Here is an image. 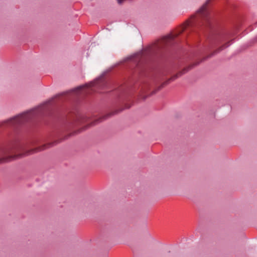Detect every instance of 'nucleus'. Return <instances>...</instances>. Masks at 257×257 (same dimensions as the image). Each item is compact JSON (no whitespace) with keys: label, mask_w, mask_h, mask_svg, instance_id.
<instances>
[{"label":"nucleus","mask_w":257,"mask_h":257,"mask_svg":"<svg viewBox=\"0 0 257 257\" xmlns=\"http://www.w3.org/2000/svg\"><path fill=\"white\" fill-rule=\"evenodd\" d=\"M210 0L200 8L196 14L191 17L186 22L185 26L180 28L176 32H173L164 36L151 48L149 52L165 56L167 54H171L178 45L179 41L176 39L187 29L190 33H194L199 36L200 33H204L205 30L211 28L210 12L208 6Z\"/></svg>","instance_id":"f257e3e1"},{"label":"nucleus","mask_w":257,"mask_h":257,"mask_svg":"<svg viewBox=\"0 0 257 257\" xmlns=\"http://www.w3.org/2000/svg\"><path fill=\"white\" fill-rule=\"evenodd\" d=\"M53 144H54V145H55V144H57V143H56V142H53Z\"/></svg>","instance_id":"f3484780"},{"label":"nucleus","mask_w":257,"mask_h":257,"mask_svg":"<svg viewBox=\"0 0 257 257\" xmlns=\"http://www.w3.org/2000/svg\"><path fill=\"white\" fill-rule=\"evenodd\" d=\"M61 142H62V140L59 141V143H60Z\"/></svg>","instance_id":"aec40b11"},{"label":"nucleus","mask_w":257,"mask_h":257,"mask_svg":"<svg viewBox=\"0 0 257 257\" xmlns=\"http://www.w3.org/2000/svg\"><path fill=\"white\" fill-rule=\"evenodd\" d=\"M232 35V32L228 31L210 35L207 39L203 51H209L216 47L222 42L231 37Z\"/></svg>","instance_id":"20e7f679"},{"label":"nucleus","mask_w":257,"mask_h":257,"mask_svg":"<svg viewBox=\"0 0 257 257\" xmlns=\"http://www.w3.org/2000/svg\"><path fill=\"white\" fill-rule=\"evenodd\" d=\"M231 41H228L224 44L221 46L219 48L215 50L213 53H211L210 54L207 55L206 57H204L202 60H201L199 61H197L191 65H190L189 66L184 68L181 71L178 72L176 74L173 75L172 77H171L170 78L168 79L167 80L163 82L158 88L157 90H155L153 92L152 94L156 93L158 91L161 90L162 88L164 87L165 86L169 84L171 82L175 80L178 77L181 76L184 74L187 73L189 70H191L192 68H193L194 67L199 65L202 61H203L207 59L210 58L213 55L217 54V53L219 52L220 51H222L224 49L228 47L230 44Z\"/></svg>","instance_id":"7ed1b4c3"},{"label":"nucleus","mask_w":257,"mask_h":257,"mask_svg":"<svg viewBox=\"0 0 257 257\" xmlns=\"http://www.w3.org/2000/svg\"><path fill=\"white\" fill-rule=\"evenodd\" d=\"M131 107V105L128 104H125V108H130Z\"/></svg>","instance_id":"f8f14e48"},{"label":"nucleus","mask_w":257,"mask_h":257,"mask_svg":"<svg viewBox=\"0 0 257 257\" xmlns=\"http://www.w3.org/2000/svg\"><path fill=\"white\" fill-rule=\"evenodd\" d=\"M144 56V54L143 52H141L140 53H138L136 54H135L134 56H133L131 59H133L137 63V66H138L139 65V63L142 60L143 57Z\"/></svg>","instance_id":"6e6552de"},{"label":"nucleus","mask_w":257,"mask_h":257,"mask_svg":"<svg viewBox=\"0 0 257 257\" xmlns=\"http://www.w3.org/2000/svg\"><path fill=\"white\" fill-rule=\"evenodd\" d=\"M112 114H108V116H106V117H108L109 116H111Z\"/></svg>","instance_id":"4468645a"},{"label":"nucleus","mask_w":257,"mask_h":257,"mask_svg":"<svg viewBox=\"0 0 257 257\" xmlns=\"http://www.w3.org/2000/svg\"><path fill=\"white\" fill-rule=\"evenodd\" d=\"M42 149L40 150H43L45 149V146H43L42 147Z\"/></svg>","instance_id":"ddd939ff"},{"label":"nucleus","mask_w":257,"mask_h":257,"mask_svg":"<svg viewBox=\"0 0 257 257\" xmlns=\"http://www.w3.org/2000/svg\"><path fill=\"white\" fill-rule=\"evenodd\" d=\"M116 98L121 102H124L128 99V93L125 86L121 85L114 90Z\"/></svg>","instance_id":"0eeeda50"},{"label":"nucleus","mask_w":257,"mask_h":257,"mask_svg":"<svg viewBox=\"0 0 257 257\" xmlns=\"http://www.w3.org/2000/svg\"><path fill=\"white\" fill-rule=\"evenodd\" d=\"M21 144L18 140L10 141L0 145V155L4 156L3 157L0 158V164L17 159L23 156L29 155L35 152L32 150L24 154H16L21 149Z\"/></svg>","instance_id":"f03ea898"},{"label":"nucleus","mask_w":257,"mask_h":257,"mask_svg":"<svg viewBox=\"0 0 257 257\" xmlns=\"http://www.w3.org/2000/svg\"><path fill=\"white\" fill-rule=\"evenodd\" d=\"M61 142H62V140L59 141V143H60Z\"/></svg>","instance_id":"6ab92c4d"},{"label":"nucleus","mask_w":257,"mask_h":257,"mask_svg":"<svg viewBox=\"0 0 257 257\" xmlns=\"http://www.w3.org/2000/svg\"><path fill=\"white\" fill-rule=\"evenodd\" d=\"M95 123H96L95 122H94L92 123L91 124H89L88 125H86V126H84V127H82L81 129L78 130L77 132H74V134L79 133H80V132H81L86 130L88 127H89V125H95Z\"/></svg>","instance_id":"1a4fd4ad"},{"label":"nucleus","mask_w":257,"mask_h":257,"mask_svg":"<svg viewBox=\"0 0 257 257\" xmlns=\"http://www.w3.org/2000/svg\"><path fill=\"white\" fill-rule=\"evenodd\" d=\"M86 86H87V87H91V86H88L87 84H86Z\"/></svg>","instance_id":"dca6fc26"},{"label":"nucleus","mask_w":257,"mask_h":257,"mask_svg":"<svg viewBox=\"0 0 257 257\" xmlns=\"http://www.w3.org/2000/svg\"><path fill=\"white\" fill-rule=\"evenodd\" d=\"M60 97V95H56V97Z\"/></svg>","instance_id":"2eb2a0df"},{"label":"nucleus","mask_w":257,"mask_h":257,"mask_svg":"<svg viewBox=\"0 0 257 257\" xmlns=\"http://www.w3.org/2000/svg\"><path fill=\"white\" fill-rule=\"evenodd\" d=\"M83 86H80L77 88V90H78V91H80L83 89Z\"/></svg>","instance_id":"9d476101"},{"label":"nucleus","mask_w":257,"mask_h":257,"mask_svg":"<svg viewBox=\"0 0 257 257\" xmlns=\"http://www.w3.org/2000/svg\"><path fill=\"white\" fill-rule=\"evenodd\" d=\"M61 142H62V140L59 141V143H60Z\"/></svg>","instance_id":"a211bd4d"},{"label":"nucleus","mask_w":257,"mask_h":257,"mask_svg":"<svg viewBox=\"0 0 257 257\" xmlns=\"http://www.w3.org/2000/svg\"><path fill=\"white\" fill-rule=\"evenodd\" d=\"M88 117L82 114H77L75 115V118L73 120H69L66 118L65 120V130H68L70 126L78 123H83L87 121Z\"/></svg>","instance_id":"423d86ee"},{"label":"nucleus","mask_w":257,"mask_h":257,"mask_svg":"<svg viewBox=\"0 0 257 257\" xmlns=\"http://www.w3.org/2000/svg\"><path fill=\"white\" fill-rule=\"evenodd\" d=\"M72 135L70 134H69L68 136H66L65 138L64 139H63V140H65V139H67L70 136H71Z\"/></svg>","instance_id":"9b49d317"},{"label":"nucleus","mask_w":257,"mask_h":257,"mask_svg":"<svg viewBox=\"0 0 257 257\" xmlns=\"http://www.w3.org/2000/svg\"><path fill=\"white\" fill-rule=\"evenodd\" d=\"M42 113H43V108L41 107L38 108L35 110H32L17 115L10 119L9 121L10 123L13 125L21 124L31 121L37 115Z\"/></svg>","instance_id":"39448f33"}]
</instances>
